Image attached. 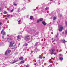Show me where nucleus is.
<instances>
[{
    "label": "nucleus",
    "instance_id": "obj_1",
    "mask_svg": "<svg viewBox=\"0 0 67 67\" xmlns=\"http://www.w3.org/2000/svg\"><path fill=\"white\" fill-rule=\"evenodd\" d=\"M10 52H11V50H7L4 54L5 55H9V54L10 53Z\"/></svg>",
    "mask_w": 67,
    "mask_h": 67
},
{
    "label": "nucleus",
    "instance_id": "obj_2",
    "mask_svg": "<svg viewBox=\"0 0 67 67\" xmlns=\"http://www.w3.org/2000/svg\"><path fill=\"white\" fill-rule=\"evenodd\" d=\"M63 29L64 27H63L61 25H60L59 28V31H60V32H61V31H62V30Z\"/></svg>",
    "mask_w": 67,
    "mask_h": 67
},
{
    "label": "nucleus",
    "instance_id": "obj_3",
    "mask_svg": "<svg viewBox=\"0 0 67 67\" xmlns=\"http://www.w3.org/2000/svg\"><path fill=\"white\" fill-rule=\"evenodd\" d=\"M4 29H3L1 31V34H3V35H4L5 34V32H4Z\"/></svg>",
    "mask_w": 67,
    "mask_h": 67
},
{
    "label": "nucleus",
    "instance_id": "obj_4",
    "mask_svg": "<svg viewBox=\"0 0 67 67\" xmlns=\"http://www.w3.org/2000/svg\"><path fill=\"white\" fill-rule=\"evenodd\" d=\"M30 38V37H29V36H26L25 37V39L26 40V41H27Z\"/></svg>",
    "mask_w": 67,
    "mask_h": 67
},
{
    "label": "nucleus",
    "instance_id": "obj_5",
    "mask_svg": "<svg viewBox=\"0 0 67 67\" xmlns=\"http://www.w3.org/2000/svg\"><path fill=\"white\" fill-rule=\"evenodd\" d=\"M10 47H11L12 46H13V43L12 42H11L10 43Z\"/></svg>",
    "mask_w": 67,
    "mask_h": 67
},
{
    "label": "nucleus",
    "instance_id": "obj_6",
    "mask_svg": "<svg viewBox=\"0 0 67 67\" xmlns=\"http://www.w3.org/2000/svg\"><path fill=\"white\" fill-rule=\"evenodd\" d=\"M50 51L51 53H53V52H55V49H51L50 50Z\"/></svg>",
    "mask_w": 67,
    "mask_h": 67
},
{
    "label": "nucleus",
    "instance_id": "obj_7",
    "mask_svg": "<svg viewBox=\"0 0 67 67\" xmlns=\"http://www.w3.org/2000/svg\"><path fill=\"white\" fill-rule=\"evenodd\" d=\"M19 60H22L23 59V57H22L19 58Z\"/></svg>",
    "mask_w": 67,
    "mask_h": 67
},
{
    "label": "nucleus",
    "instance_id": "obj_8",
    "mask_svg": "<svg viewBox=\"0 0 67 67\" xmlns=\"http://www.w3.org/2000/svg\"><path fill=\"white\" fill-rule=\"evenodd\" d=\"M42 23L43 24V25H45L46 24V23L44 21H42Z\"/></svg>",
    "mask_w": 67,
    "mask_h": 67
},
{
    "label": "nucleus",
    "instance_id": "obj_9",
    "mask_svg": "<svg viewBox=\"0 0 67 67\" xmlns=\"http://www.w3.org/2000/svg\"><path fill=\"white\" fill-rule=\"evenodd\" d=\"M18 62V60H15L13 62H12V64H14V63H15V62Z\"/></svg>",
    "mask_w": 67,
    "mask_h": 67
},
{
    "label": "nucleus",
    "instance_id": "obj_10",
    "mask_svg": "<svg viewBox=\"0 0 67 67\" xmlns=\"http://www.w3.org/2000/svg\"><path fill=\"white\" fill-rule=\"evenodd\" d=\"M62 41L63 42V43H64V44H65V43H66V40H62Z\"/></svg>",
    "mask_w": 67,
    "mask_h": 67
},
{
    "label": "nucleus",
    "instance_id": "obj_11",
    "mask_svg": "<svg viewBox=\"0 0 67 67\" xmlns=\"http://www.w3.org/2000/svg\"><path fill=\"white\" fill-rule=\"evenodd\" d=\"M15 45H14L12 47V49H14L15 48Z\"/></svg>",
    "mask_w": 67,
    "mask_h": 67
},
{
    "label": "nucleus",
    "instance_id": "obj_12",
    "mask_svg": "<svg viewBox=\"0 0 67 67\" xmlns=\"http://www.w3.org/2000/svg\"><path fill=\"white\" fill-rule=\"evenodd\" d=\"M18 24H20V22H21V19H18Z\"/></svg>",
    "mask_w": 67,
    "mask_h": 67
},
{
    "label": "nucleus",
    "instance_id": "obj_13",
    "mask_svg": "<svg viewBox=\"0 0 67 67\" xmlns=\"http://www.w3.org/2000/svg\"><path fill=\"white\" fill-rule=\"evenodd\" d=\"M24 63V61L23 60L20 62V64H23Z\"/></svg>",
    "mask_w": 67,
    "mask_h": 67
},
{
    "label": "nucleus",
    "instance_id": "obj_14",
    "mask_svg": "<svg viewBox=\"0 0 67 67\" xmlns=\"http://www.w3.org/2000/svg\"><path fill=\"white\" fill-rule=\"evenodd\" d=\"M11 38H8L7 39V41L8 42H10V41H11Z\"/></svg>",
    "mask_w": 67,
    "mask_h": 67
},
{
    "label": "nucleus",
    "instance_id": "obj_15",
    "mask_svg": "<svg viewBox=\"0 0 67 67\" xmlns=\"http://www.w3.org/2000/svg\"><path fill=\"white\" fill-rule=\"evenodd\" d=\"M56 19V17H54L53 18V20H55Z\"/></svg>",
    "mask_w": 67,
    "mask_h": 67
},
{
    "label": "nucleus",
    "instance_id": "obj_16",
    "mask_svg": "<svg viewBox=\"0 0 67 67\" xmlns=\"http://www.w3.org/2000/svg\"><path fill=\"white\" fill-rule=\"evenodd\" d=\"M43 20V18H40L39 19V21H42Z\"/></svg>",
    "mask_w": 67,
    "mask_h": 67
},
{
    "label": "nucleus",
    "instance_id": "obj_17",
    "mask_svg": "<svg viewBox=\"0 0 67 67\" xmlns=\"http://www.w3.org/2000/svg\"><path fill=\"white\" fill-rule=\"evenodd\" d=\"M28 45V44L27 43H25V44L24 45V46H26Z\"/></svg>",
    "mask_w": 67,
    "mask_h": 67
},
{
    "label": "nucleus",
    "instance_id": "obj_18",
    "mask_svg": "<svg viewBox=\"0 0 67 67\" xmlns=\"http://www.w3.org/2000/svg\"><path fill=\"white\" fill-rule=\"evenodd\" d=\"M43 58V57L42 55H40L39 56V58L42 59Z\"/></svg>",
    "mask_w": 67,
    "mask_h": 67
},
{
    "label": "nucleus",
    "instance_id": "obj_19",
    "mask_svg": "<svg viewBox=\"0 0 67 67\" xmlns=\"http://www.w3.org/2000/svg\"><path fill=\"white\" fill-rule=\"evenodd\" d=\"M49 9V7H46L45 8V10H48Z\"/></svg>",
    "mask_w": 67,
    "mask_h": 67
},
{
    "label": "nucleus",
    "instance_id": "obj_20",
    "mask_svg": "<svg viewBox=\"0 0 67 67\" xmlns=\"http://www.w3.org/2000/svg\"><path fill=\"white\" fill-rule=\"evenodd\" d=\"M18 39H19V40L21 38H20V37L19 36H18L17 37Z\"/></svg>",
    "mask_w": 67,
    "mask_h": 67
},
{
    "label": "nucleus",
    "instance_id": "obj_21",
    "mask_svg": "<svg viewBox=\"0 0 67 67\" xmlns=\"http://www.w3.org/2000/svg\"><path fill=\"white\" fill-rule=\"evenodd\" d=\"M38 44V42H37L36 43L35 45V46H37V44Z\"/></svg>",
    "mask_w": 67,
    "mask_h": 67
},
{
    "label": "nucleus",
    "instance_id": "obj_22",
    "mask_svg": "<svg viewBox=\"0 0 67 67\" xmlns=\"http://www.w3.org/2000/svg\"><path fill=\"white\" fill-rule=\"evenodd\" d=\"M52 59H53V58H51V59L49 60V61H50L51 62H53V61H52Z\"/></svg>",
    "mask_w": 67,
    "mask_h": 67
},
{
    "label": "nucleus",
    "instance_id": "obj_23",
    "mask_svg": "<svg viewBox=\"0 0 67 67\" xmlns=\"http://www.w3.org/2000/svg\"><path fill=\"white\" fill-rule=\"evenodd\" d=\"M14 3H13V5H15V6H16L17 5V4H14Z\"/></svg>",
    "mask_w": 67,
    "mask_h": 67
},
{
    "label": "nucleus",
    "instance_id": "obj_24",
    "mask_svg": "<svg viewBox=\"0 0 67 67\" xmlns=\"http://www.w3.org/2000/svg\"><path fill=\"white\" fill-rule=\"evenodd\" d=\"M30 19H33V16H30Z\"/></svg>",
    "mask_w": 67,
    "mask_h": 67
},
{
    "label": "nucleus",
    "instance_id": "obj_25",
    "mask_svg": "<svg viewBox=\"0 0 67 67\" xmlns=\"http://www.w3.org/2000/svg\"><path fill=\"white\" fill-rule=\"evenodd\" d=\"M58 35V33L57 35L56 36V38H57V36Z\"/></svg>",
    "mask_w": 67,
    "mask_h": 67
},
{
    "label": "nucleus",
    "instance_id": "obj_26",
    "mask_svg": "<svg viewBox=\"0 0 67 67\" xmlns=\"http://www.w3.org/2000/svg\"><path fill=\"white\" fill-rule=\"evenodd\" d=\"M65 34H67V30H66L65 32Z\"/></svg>",
    "mask_w": 67,
    "mask_h": 67
},
{
    "label": "nucleus",
    "instance_id": "obj_27",
    "mask_svg": "<svg viewBox=\"0 0 67 67\" xmlns=\"http://www.w3.org/2000/svg\"><path fill=\"white\" fill-rule=\"evenodd\" d=\"M35 50L37 51H39V49H36Z\"/></svg>",
    "mask_w": 67,
    "mask_h": 67
},
{
    "label": "nucleus",
    "instance_id": "obj_28",
    "mask_svg": "<svg viewBox=\"0 0 67 67\" xmlns=\"http://www.w3.org/2000/svg\"><path fill=\"white\" fill-rule=\"evenodd\" d=\"M4 14H7V12L5 11L4 12Z\"/></svg>",
    "mask_w": 67,
    "mask_h": 67
},
{
    "label": "nucleus",
    "instance_id": "obj_29",
    "mask_svg": "<svg viewBox=\"0 0 67 67\" xmlns=\"http://www.w3.org/2000/svg\"><path fill=\"white\" fill-rule=\"evenodd\" d=\"M10 16L9 15H7V17L9 18V17H10Z\"/></svg>",
    "mask_w": 67,
    "mask_h": 67
},
{
    "label": "nucleus",
    "instance_id": "obj_30",
    "mask_svg": "<svg viewBox=\"0 0 67 67\" xmlns=\"http://www.w3.org/2000/svg\"><path fill=\"white\" fill-rule=\"evenodd\" d=\"M40 20H38L37 21V23H39V22H40Z\"/></svg>",
    "mask_w": 67,
    "mask_h": 67
},
{
    "label": "nucleus",
    "instance_id": "obj_31",
    "mask_svg": "<svg viewBox=\"0 0 67 67\" xmlns=\"http://www.w3.org/2000/svg\"><path fill=\"white\" fill-rule=\"evenodd\" d=\"M63 58L62 57L60 58V59H61V60H63Z\"/></svg>",
    "mask_w": 67,
    "mask_h": 67
},
{
    "label": "nucleus",
    "instance_id": "obj_32",
    "mask_svg": "<svg viewBox=\"0 0 67 67\" xmlns=\"http://www.w3.org/2000/svg\"><path fill=\"white\" fill-rule=\"evenodd\" d=\"M2 38H3V39L4 38V37L3 36H2Z\"/></svg>",
    "mask_w": 67,
    "mask_h": 67
},
{
    "label": "nucleus",
    "instance_id": "obj_33",
    "mask_svg": "<svg viewBox=\"0 0 67 67\" xmlns=\"http://www.w3.org/2000/svg\"><path fill=\"white\" fill-rule=\"evenodd\" d=\"M17 10H18V12H19V10H20V8H18V9H17Z\"/></svg>",
    "mask_w": 67,
    "mask_h": 67
},
{
    "label": "nucleus",
    "instance_id": "obj_34",
    "mask_svg": "<svg viewBox=\"0 0 67 67\" xmlns=\"http://www.w3.org/2000/svg\"><path fill=\"white\" fill-rule=\"evenodd\" d=\"M53 54L54 55H56V53H54Z\"/></svg>",
    "mask_w": 67,
    "mask_h": 67
},
{
    "label": "nucleus",
    "instance_id": "obj_35",
    "mask_svg": "<svg viewBox=\"0 0 67 67\" xmlns=\"http://www.w3.org/2000/svg\"><path fill=\"white\" fill-rule=\"evenodd\" d=\"M1 24H2V23H1V22H0V25H1Z\"/></svg>",
    "mask_w": 67,
    "mask_h": 67
},
{
    "label": "nucleus",
    "instance_id": "obj_36",
    "mask_svg": "<svg viewBox=\"0 0 67 67\" xmlns=\"http://www.w3.org/2000/svg\"><path fill=\"white\" fill-rule=\"evenodd\" d=\"M14 10L13 9H12L11 11V12H12Z\"/></svg>",
    "mask_w": 67,
    "mask_h": 67
},
{
    "label": "nucleus",
    "instance_id": "obj_37",
    "mask_svg": "<svg viewBox=\"0 0 67 67\" xmlns=\"http://www.w3.org/2000/svg\"><path fill=\"white\" fill-rule=\"evenodd\" d=\"M27 48L26 47V48H25V49H27Z\"/></svg>",
    "mask_w": 67,
    "mask_h": 67
},
{
    "label": "nucleus",
    "instance_id": "obj_38",
    "mask_svg": "<svg viewBox=\"0 0 67 67\" xmlns=\"http://www.w3.org/2000/svg\"><path fill=\"white\" fill-rule=\"evenodd\" d=\"M52 63L51 62H50V61H49V63Z\"/></svg>",
    "mask_w": 67,
    "mask_h": 67
},
{
    "label": "nucleus",
    "instance_id": "obj_39",
    "mask_svg": "<svg viewBox=\"0 0 67 67\" xmlns=\"http://www.w3.org/2000/svg\"><path fill=\"white\" fill-rule=\"evenodd\" d=\"M26 67H29V66H28V65H27L26 66Z\"/></svg>",
    "mask_w": 67,
    "mask_h": 67
},
{
    "label": "nucleus",
    "instance_id": "obj_40",
    "mask_svg": "<svg viewBox=\"0 0 67 67\" xmlns=\"http://www.w3.org/2000/svg\"><path fill=\"white\" fill-rule=\"evenodd\" d=\"M20 45V43H19V45Z\"/></svg>",
    "mask_w": 67,
    "mask_h": 67
},
{
    "label": "nucleus",
    "instance_id": "obj_41",
    "mask_svg": "<svg viewBox=\"0 0 67 67\" xmlns=\"http://www.w3.org/2000/svg\"><path fill=\"white\" fill-rule=\"evenodd\" d=\"M57 52H58V50H57Z\"/></svg>",
    "mask_w": 67,
    "mask_h": 67
},
{
    "label": "nucleus",
    "instance_id": "obj_42",
    "mask_svg": "<svg viewBox=\"0 0 67 67\" xmlns=\"http://www.w3.org/2000/svg\"><path fill=\"white\" fill-rule=\"evenodd\" d=\"M59 52H62V50H60L59 51Z\"/></svg>",
    "mask_w": 67,
    "mask_h": 67
},
{
    "label": "nucleus",
    "instance_id": "obj_43",
    "mask_svg": "<svg viewBox=\"0 0 67 67\" xmlns=\"http://www.w3.org/2000/svg\"><path fill=\"white\" fill-rule=\"evenodd\" d=\"M36 9H38V7H37L36 8Z\"/></svg>",
    "mask_w": 67,
    "mask_h": 67
},
{
    "label": "nucleus",
    "instance_id": "obj_44",
    "mask_svg": "<svg viewBox=\"0 0 67 67\" xmlns=\"http://www.w3.org/2000/svg\"><path fill=\"white\" fill-rule=\"evenodd\" d=\"M1 27H0V30H1Z\"/></svg>",
    "mask_w": 67,
    "mask_h": 67
},
{
    "label": "nucleus",
    "instance_id": "obj_45",
    "mask_svg": "<svg viewBox=\"0 0 67 67\" xmlns=\"http://www.w3.org/2000/svg\"><path fill=\"white\" fill-rule=\"evenodd\" d=\"M42 67H44V66L43 65Z\"/></svg>",
    "mask_w": 67,
    "mask_h": 67
},
{
    "label": "nucleus",
    "instance_id": "obj_46",
    "mask_svg": "<svg viewBox=\"0 0 67 67\" xmlns=\"http://www.w3.org/2000/svg\"><path fill=\"white\" fill-rule=\"evenodd\" d=\"M1 10V8H0V11Z\"/></svg>",
    "mask_w": 67,
    "mask_h": 67
},
{
    "label": "nucleus",
    "instance_id": "obj_47",
    "mask_svg": "<svg viewBox=\"0 0 67 67\" xmlns=\"http://www.w3.org/2000/svg\"><path fill=\"white\" fill-rule=\"evenodd\" d=\"M47 13H48V11H47Z\"/></svg>",
    "mask_w": 67,
    "mask_h": 67
},
{
    "label": "nucleus",
    "instance_id": "obj_48",
    "mask_svg": "<svg viewBox=\"0 0 67 67\" xmlns=\"http://www.w3.org/2000/svg\"><path fill=\"white\" fill-rule=\"evenodd\" d=\"M30 30H31L32 31V29H31Z\"/></svg>",
    "mask_w": 67,
    "mask_h": 67
},
{
    "label": "nucleus",
    "instance_id": "obj_49",
    "mask_svg": "<svg viewBox=\"0 0 67 67\" xmlns=\"http://www.w3.org/2000/svg\"><path fill=\"white\" fill-rule=\"evenodd\" d=\"M2 14V13H1V14Z\"/></svg>",
    "mask_w": 67,
    "mask_h": 67
},
{
    "label": "nucleus",
    "instance_id": "obj_50",
    "mask_svg": "<svg viewBox=\"0 0 67 67\" xmlns=\"http://www.w3.org/2000/svg\"><path fill=\"white\" fill-rule=\"evenodd\" d=\"M52 1V0H50V1Z\"/></svg>",
    "mask_w": 67,
    "mask_h": 67
},
{
    "label": "nucleus",
    "instance_id": "obj_51",
    "mask_svg": "<svg viewBox=\"0 0 67 67\" xmlns=\"http://www.w3.org/2000/svg\"><path fill=\"white\" fill-rule=\"evenodd\" d=\"M23 9H24V8H23Z\"/></svg>",
    "mask_w": 67,
    "mask_h": 67
},
{
    "label": "nucleus",
    "instance_id": "obj_52",
    "mask_svg": "<svg viewBox=\"0 0 67 67\" xmlns=\"http://www.w3.org/2000/svg\"><path fill=\"white\" fill-rule=\"evenodd\" d=\"M6 19H7V18H6Z\"/></svg>",
    "mask_w": 67,
    "mask_h": 67
},
{
    "label": "nucleus",
    "instance_id": "obj_53",
    "mask_svg": "<svg viewBox=\"0 0 67 67\" xmlns=\"http://www.w3.org/2000/svg\"><path fill=\"white\" fill-rule=\"evenodd\" d=\"M60 55H61V54H60Z\"/></svg>",
    "mask_w": 67,
    "mask_h": 67
},
{
    "label": "nucleus",
    "instance_id": "obj_54",
    "mask_svg": "<svg viewBox=\"0 0 67 67\" xmlns=\"http://www.w3.org/2000/svg\"><path fill=\"white\" fill-rule=\"evenodd\" d=\"M53 40V39H52V40Z\"/></svg>",
    "mask_w": 67,
    "mask_h": 67
}]
</instances>
